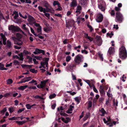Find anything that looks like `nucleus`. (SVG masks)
<instances>
[{
	"instance_id": "nucleus-1",
	"label": "nucleus",
	"mask_w": 127,
	"mask_h": 127,
	"mask_svg": "<svg viewBox=\"0 0 127 127\" xmlns=\"http://www.w3.org/2000/svg\"><path fill=\"white\" fill-rule=\"evenodd\" d=\"M119 57L122 60H125L127 57V51L124 46H122L119 48Z\"/></svg>"
},
{
	"instance_id": "nucleus-2",
	"label": "nucleus",
	"mask_w": 127,
	"mask_h": 127,
	"mask_svg": "<svg viewBox=\"0 0 127 127\" xmlns=\"http://www.w3.org/2000/svg\"><path fill=\"white\" fill-rule=\"evenodd\" d=\"M124 19V17L123 15L120 12H117L116 13L115 19V22L121 23L122 22Z\"/></svg>"
},
{
	"instance_id": "nucleus-3",
	"label": "nucleus",
	"mask_w": 127,
	"mask_h": 127,
	"mask_svg": "<svg viewBox=\"0 0 127 127\" xmlns=\"http://www.w3.org/2000/svg\"><path fill=\"white\" fill-rule=\"evenodd\" d=\"M8 29L9 31H11L13 32L20 31L23 33H24L22 30L18 26L15 27L12 25H9L8 26Z\"/></svg>"
},
{
	"instance_id": "nucleus-4",
	"label": "nucleus",
	"mask_w": 127,
	"mask_h": 127,
	"mask_svg": "<svg viewBox=\"0 0 127 127\" xmlns=\"http://www.w3.org/2000/svg\"><path fill=\"white\" fill-rule=\"evenodd\" d=\"M98 8L101 11H104L105 9V4L104 1L103 0H98Z\"/></svg>"
},
{
	"instance_id": "nucleus-5",
	"label": "nucleus",
	"mask_w": 127,
	"mask_h": 127,
	"mask_svg": "<svg viewBox=\"0 0 127 127\" xmlns=\"http://www.w3.org/2000/svg\"><path fill=\"white\" fill-rule=\"evenodd\" d=\"M83 57L82 55L79 54L75 57L74 61L76 63V64L79 65L80 64V63L83 62Z\"/></svg>"
},
{
	"instance_id": "nucleus-6",
	"label": "nucleus",
	"mask_w": 127,
	"mask_h": 127,
	"mask_svg": "<svg viewBox=\"0 0 127 127\" xmlns=\"http://www.w3.org/2000/svg\"><path fill=\"white\" fill-rule=\"evenodd\" d=\"M103 16L102 14L99 13L97 16V18L96 19V21L98 23L101 22L103 20Z\"/></svg>"
},
{
	"instance_id": "nucleus-7",
	"label": "nucleus",
	"mask_w": 127,
	"mask_h": 127,
	"mask_svg": "<svg viewBox=\"0 0 127 127\" xmlns=\"http://www.w3.org/2000/svg\"><path fill=\"white\" fill-rule=\"evenodd\" d=\"M66 26L67 28H69V27H72L74 26L75 22L73 20H70L67 22H66Z\"/></svg>"
},
{
	"instance_id": "nucleus-8",
	"label": "nucleus",
	"mask_w": 127,
	"mask_h": 127,
	"mask_svg": "<svg viewBox=\"0 0 127 127\" xmlns=\"http://www.w3.org/2000/svg\"><path fill=\"white\" fill-rule=\"evenodd\" d=\"M82 7L80 5L78 6L76 8V10L75 12V13H76V15L78 16L79 14H80L81 13Z\"/></svg>"
},
{
	"instance_id": "nucleus-9",
	"label": "nucleus",
	"mask_w": 127,
	"mask_h": 127,
	"mask_svg": "<svg viewBox=\"0 0 127 127\" xmlns=\"http://www.w3.org/2000/svg\"><path fill=\"white\" fill-rule=\"evenodd\" d=\"M26 25L25 24H24L22 26V28L25 30L27 32L30 36H33V35L30 33L28 29L26 27Z\"/></svg>"
},
{
	"instance_id": "nucleus-10",
	"label": "nucleus",
	"mask_w": 127,
	"mask_h": 127,
	"mask_svg": "<svg viewBox=\"0 0 127 127\" xmlns=\"http://www.w3.org/2000/svg\"><path fill=\"white\" fill-rule=\"evenodd\" d=\"M0 35L1 36V38L2 39V42L3 44L4 45H5L6 44V38L5 37V35L1 33L0 34Z\"/></svg>"
},
{
	"instance_id": "nucleus-11",
	"label": "nucleus",
	"mask_w": 127,
	"mask_h": 127,
	"mask_svg": "<svg viewBox=\"0 0 127 127\" xmlns=\"http://www.w3.org/2000/svg\"><path fill=\"white\" fill-rule=\"evenodd\" d=\"M77 5L76 0H72L70 6L71 7H75Z\"/></svg>"
},
{
	"instance_id": "nucleus-12",
	"label": "nucleus",
	"mask_w": 127,
	"mask_h": 127,
	"mask_svg": "<svg viewBox=\"0 0 127 127\" xmlns=\"http://www.w3.org/2000/svg\"><path fill=\"white\" fill-rule=\"evenodd\" d=\"M114 47H110L108 51L109 55H111V54H113V53L114 52Z\"/></svg>"
},
{
	"instance_id": "nucleus-13",
	"label": "nucleus",
	"mask_w": 127,
	"mask_h": 127,
	"mask_svg": "<svg viewBox=\"0 0 127 127\" xmlns=\"http://www.w3.org/2000/svg\"><path fill=\"white\" fill-rule=\"evenodd\" d=\"M35 51H36L38 54L42 53L43 55L46 56L45 54V51L44 50L40 49L38 48H36L35 49Z\"/></svg>"
},
{
	"instance_id": "nucleus-14",
	"label": "nucleus",
	"mask_w": 127,
	"mask_h": 127,
	"mask_svg": "<svg viewBox=\"0 0 127 127\" xmlns=\"http://www.w3.org/2000/svg\"><path fill=\"white\" fill-rule=\"evenodd\" d=\"M61 119L65 123H67L69 121H70V119L68 117H66L65 119L64 118L62 117Z\"/></svg>"
},
{
	"instance_id": "nucleus-15",
	"label": "nucleus",
	"mask_w": 127,
	"mask_h": 127,
	"mask_svg": "<svg viewBox=\"0 0 127 127\" xmlns=\"http://www.w3.org/2000/svg\"><path fill=\"white\" fill-rule=\"evenodd\" d=\"M14 41V44L18 45L21 46L22 44L23 43L22 42L18 39H16Z\"/></svg>"
},
{
	"instance_id": "nucleus-16",
	"label": "nucleus",
	"mask_w": 127,
	"mask_h": 127,
	"mask_svg": "<svg viewBox=\"0 0 127 127\" xmlns=\"http://www.w3.org/2000/svg\"><path fill=\"white\" fill-rule=\"evenodd\" d=\"M74 108V106L70 105L69 108L67 111H66V113H72V108Z\"/></svg>"
},
{
	"instance_id": "nucleus-17",
	"label": "nucleus",
	"mask_w": 127,
	"mask_h": 127,
	"mask_svg": "<svg viewBox=\"0 0 127 127\" xmlns=\"http://www.w3.org/2000/svg\"><path fill=\"white\" fill-rule=\"evenodd\" d=\"M81 20H82V22L84 21L85 19L84 18H81L80 17H77V21L78 22V23L79 24L81 22Z\"/></svg>"
},
{
	"instance_id": "nucleus-18",
	"label": "nucleus",
	"mask_w": 127,
	"mask_h": 127,
	"mask_svg": "<svg viewBox=\"0 0 127 127\" xmlns=\"http://www.w3.org/2000/svg\"><path fill=\"white\" fill-rule=\"evenodd\" d=\"M38 8L40 12H43L44 13H45V8H44L40 6H38Z\"/></svg>"
},
{
	"instance_id": "nucleus-19",
	"label": "nucleus",
	"mask_w": 127,
	"mask_h": 127,
	"mask_svg": "<svg viewBox=\"0 0 127 127\" xmlns=\"http://www.w3.org/2000/svg\"><path fill=\"white\" fill-rule=\"evenodd\" d=\"M30 17L31 18L29 19V24L30 25H31L32 23H34L33 22L34 21H35V20L34 18L32 16H31Z\"/></svg>"
},
{
	"instance_id": "nucleus-20",
	"label": "nucleus",
	"mask_w": 127,
	"mask_h": 127,
	"mask_svg": "<svg viewBox=\"0 0 127 127\" xmlns=\"http://www.w3.org/2000/svg\"><path fill=\"white\" fill-rule=\"evenodd\" d=\"M81 97L80 96H78L74 98V99L75 101L76 102L77 104H79L80 102V101L81 100Z\"/></svg>"
},
{
	"instance_id": "nucleus-21",
	"label": "nucleus",
	"mask_w": 127,
	"mask_h": 127,
	"mask_svg": "<svg viewBox=\"0 0 127 127\" xmlns=\"http://www.w3.org/2000/svg\"><path fill=\"white\" fill-rule=\"evenodd\" d=\"M28 87V85H26L25 86H22L18 88V89L22 91L24 90Z\"/></svg>"
},
{
	"instance_id": "nucleus-22",
	"label": "nucleus",
	"mask_w": 127,
	"mask_h": 127,
	"mask_svg": "<svg viewBox=\"0 0 127 127\" xmlns=\"http://www.w3.org/2000/svg\"><path fill=\"white\" fill-rule=\"evenodd\" d=\"M99 111L102 113V114L101 115V116H103L105 115V114L106 113V111L103 108H101V110H100Z\"/></svg>"
},
{
	"instance_id": "nucleus-23",
	"label": "nucleus",
	"mask_w": 127,
	"mask_h": 127,
	"mask_svg": "<svg viewBox=\"0 0 127 127\" xmlns=\"http://www.w3.org/2000/svg\"><path fill=\"white\" fill-rule=\"evenodd\" d=\"M101 97H100L98 100L99 102L100 103L103 102L104 100L105 96L101 95Z\"/></svg>"
},
{
	"instance_id": "nucleus-24",
	"label": "nucleus",
	"mask_w": 127,
	"mask_h": 127,
	"mask_svg": "<svg viewBox=\"0 0 127 127\" xmlns=\"http://www.w3.org/2000/svg\"><path fill=\"white\" fill-rule=\"evenodd\" d=\"M49 81V79H47L46 80H45L41 82V84L42 85H43L44 87L45 85H46V83Z\"/></svg>"
},
{
	"instance_id": "nucleus-25",
	"label": "nucleus",
	"mask_w": 127,
	"mask_h": 127,
	"mask_svg": "<svg viewBox=\"0 0 127 127\" xmlns=\"http://www.w3.org/2000/svg\"><path fill=\"white\" fill-rule=\"evenodd\" d=\"M99 92L100 94V95L105 96V91H104V89H100Z\"/></svg>"
},
{
	"instance_id": "nucleus-26",
	"label": "nucleus",
	"mask_w": 127,
	"mask_h": 127,
	"mask_svg": "<svg viewBox=\"0 0 127 127\" xmlns=\"http://www.w3.org/2000/svg\"><path fill=\"white\" fill-rule=\"evenodd\" d=\"M6 46L9 49L11 48V42L9 40L7 41Z\"/></svg>"
},
{
	"instance_id": "nucleus-27",
	"label": "nucleus",
	"mask_w": 127,
	"mask_h": 127,
	"mask_svg": "<svg viewBox=\"0 0 127 127\" xmlns=\"http://www.w3.org/2000/svg\"><path fill=\"white\" fill-rule=\"evenodd\" d=\"M98 55L99 57L101 59V60L103 61V54H101L100 52H99L98 53Z\"/></svg>"
},
{
	"instance_id": "nucleus-28",
	"label": "nucleus",
	"mask_w": 127,
	"mask_h": 127,
	"mask_svg": "<svg viewBox=\"0 0 127 127\" xmlns=\"http://www.w3.org/2000/svg\"><path fill=\"white\" fill-rule=\"evenodd\" d=\"M88 0H80L82 5H85L87 4V1Z\"/></svg>"
},
{
	"instance_id": "nucleus-29",
	"label": "nucleus",
	"mask_w": 127,
	"mask_h": 127,
	"mask_svg": "<svg viewBox=\"0 0 127 127\" xmlns=\"http://www.w3.org/2000/svg\"><path fill=\"white\" fill-rule=\"evenodd\" d=\"M14 14H15L14 18L15 19H18V17L19 16V15L18 12L15 11L14 13Z\"/></svg>"
},
{
	"instance_id": "nucleus-30",
	"label": "nucleus",
	"mask_w": 127,
	"mask_h": 127,
	"mask_svg": "<svg viewBox=\"0 0 127 127\" xmlns=\"http://www.w3.org/2000/svg\"><path fill=\"white\" fill-rule=\"evenodd\" d=\"M27 122V121H17V123H18V124H19L20 125H22L23 124H24L26 122Z\"/></svg>"
},
{
	"instance_id": "nucleus-31",
	"label": "nucleus",
	"mask_w": 127,
	"mask_h": 127,
	"mask_svg": "<svg viewBox=\"0 0 127 127\" xmlns=\"http://www.w3.org/2000/svg\"><path fill=\"white\" fill-rule=\"evenodd\" d=\"M65 109V108L64 107L61 106L57 108V111L59 112L61 110H64Z\"/></svg>"
},
{
	"instance_id": "nucleus-32",
	"label": "nucleus",
	"mask_w": 127,
	"mask_h": 127,
	"mask_svg": "<svg viewBox=\"0 0 127 127\" xmlns=\"http://www.w3.org/2000/svg\"><path fill=\"white\" fill-rule=\"evenodd\" d=\"M30 71L34 73H36L38 72L37 70H35L34 68L31 69L30 70Z\"/></svg>"
},
{
	"instance_id": "nucleus-33",
	"label": "nucleus",
	"mask_w": 127,
	"mask_h": 127,
	"mask_svg": "<svg viewBox=\"0 0 127 127\" xmlns=\"http://www.w3.org/2000/svg\"><path fill=\"white\" fill-rule=\"evenodd\" d=\"M13 82L12 80L10 79H9L7 80V84H10Z\"/></svg>"
},
{
	"instance_id": "nucleus-34",
	"label": "nucleus",
	"mask_w": 127,
	"mask_h": 127,
	"mask_svg": "<svg viewBox=\"0 0 127 127\" xmlns=\"http://www.w3.org/2000/svg\"><path fill=\"white\" fill-rule=\"evenodd\" d=\"M89 24V23H88L87 24V26L89 28L90 32H91L93 30V29L92 26L91 25H90Z\"/></svg>"
},
{
	"instance_id": "nucleus-35",
	"label": "nucleus",
	"mask_w": 127,
	"mask_h": 127,
	"mask_svg": "<svg viewBox=\"0 0 127 127\" xmlns=\"http://www.w3.org/2000/svg\"><path fill=\"white\" fill-rule=\"evenodd\" d=\"M44 31L47 32H48L50 31V29L49 27L44 28H43Z\"/></svg>"
},
{
	"instance_id": "nucleus-36",
	"label": "nucleus",
	"mask_w": 127,
	"mask_h": 127,
	"mask_svg": "<svg viewBox=\"0 0 127 127\" xmlns=\"http://www.w3.org/2000/svg\"><path fill=\"white\" fill-rule=\"evenodd\" d=\"M113 35L114 34L113 33V32H111L110 33H107L106 34L107 36H109V37L110 38H111L112 37V36H113Z\"/></svg>"
},
{
	"instance_id": "nucleus-37",
	"label": "nucleus",
	"mask_w": 127,
	"mask_h": 127,
	"mask_svg": "<svg viewBox=\"0 0 127 127\" xmlns=\"http://www.w3.org/2000/svg\"><path fill=\"white\" fill-rule=\"evenodd\" d=\"M33 97L36 99L39 98L42 99H44L42 97H41V96L38 95H37L36 96L33 95Z\"/></svg>"
},
{
	"instance_id": "nucleus-38",
	"label": "nucleus",
	"mask_w": 127,
	"mask_h": 127,
	"mask_svg": "<svg viewBox=\"0 0 127 127\" xmlns=\"http://www.w3.org/2000/svg\"><path fill=\"white\" fill-rule=\"evenodd\" d=\"M60 115L64 117H66L68 116V115L64 113L62 111H61L60 113Z\"/></svg>"
},
{
	"instance_id": "nucleus-39",
	"label": "nucleus",
	"mask_w": 127,
	"mask_h": 127,
	"mask_svg": "<svg viewBox=\"0 0 127 127\" xmlns=\"http://www.w3.org/2000/svg\"><path fill=\"white\" fill-rule=\"evenodd\" d=\"M92 106V102L91 101H89L88 103V109H89Z\"/></svg>"
},
{
	"instance_id": "nucleus-40",
	"label": "nucleus",
	"mask_w": 127,
	"mask_h": 127,
	"mask_svg": "<svg viewBox=\"0 0 127 127\" xmlns=\"http://www.w3.org/2000/svg\"><path fill=\"white\" fill-rule=\"evenodd\" d=\"M56 96V95L55 94H53L50 95L49 96V98L50 99H52L54 98Z\"/></svg>"
},
{
	"instance_id": "nucleus-41",
	"label": "nucleus",
	"mask_w": 127,
	"mask_h": 127,
	"mask_svg": "<svg viewBox=\"0 0 127 127\" xmlns=\"http://www.w3.org/2000/svg\"><path fill=\"white\" fill-rule=\"evenodd\" d=\"M34 57L37 60H40L42 59V57L41 56H35Z\"/></svg>"
},
{
	"instance_id": "nucleus-42",
	"label": "nucleus",
	"mask_w": 127,
	"mask_h": 127,
	"mask_svg": "<svg viewBox=\"0 0 127 127\" xmlns=\"http://www.w3.org/2000/svg\"><path fill=\"white\" fill-rule=\"evenodd\" d=\"M71 56H68L66 58V61L67 62H68L71 60Z\"/></svg>"
},
{
	"instance_id": "nucleus-43",
	"label": "nucleus",
	"mask_w": 127,
	"mask_h": 127,
	"mask_svg": "<svg viewBox=\"0 0 127 127\" xmlns=\"http://www.w3.org/2000/svg\"><path fill=\"white\" fill-rule=\"evenodd\" d=\"M13 63H14V64L15 65H19L20 63L17 60H14L13 62Z\"/></svg>"
},
{
	"instance_id": "nucleus-44",
	"label": "nucleus",
	"mask_w": 127,
	"mask_h": 127,
	"mask_svg": "<svg viewBox=\"0 0 127 127\" xmlns=\"http://www.w3.org/2000/svg\"><path fill=\"white\" fill-rule=\"evenodd\" d=\"M19 14L20 17L25 19H26L27 18V16L26 15H25V16H24L22 15V14L20 12L19 13Z\"/></svg>"
},
{
	"instance_id": "nucleus-45",
	"label": "nucleus",
	"mask_w": 127,
	"mask_h": 127,
	"mask_svg": "<svg viewBox=\"0 0 127 127\" xmlns=\"http://www.w3.org/2000/svg\"><path fill=\"white\" fill-rule=\"evenodd\" d=\"M7 111V108L6 107L4 108L3 109L0 111L1 114H2V115L4 114V113Z\"/></svg>"
},
{
	"instance_id": "nucleus-46",
	"label": "nucleus",
	"mask_w": 127,
	"mask_h": 127,
	"mask_svg": "<svg viewBox=\"0 0 127 127\" xmlns=\"http://www.w3.org/2000/svg\"><path fill=\"white\" fill-rule=\"evenodd\" d=\"M9 111L10 113H12L14 111V108L13 107H12L9 108Z\"/></svg>"
},
{
	"instance_id": "nucleus-47",
	"label": "nucleus",
	"mask_w": 127,
	"mask_h": 127,
	"mask_svg": "<svg viewBox=\"0 0 127 127\" xmlns=\"http://www.w3.org/2000/svg\"><path fill=\"white\" fill-rule=\"evenodd\" d=\"M110 13L111 16H115V12L114 10H112Z\"/></svg>"
},
{
	"instance_id": "nucleus-48",
	"label": "nucleus",
	"mask_w": 127,
	"mask_h": 127,
	"mask_svg": "<svg viewBox=\"0 0 127 127\" xmlns=\"http://www.w3.org/2000/svg\"><path fill=\"white\" fill-rule=\"evenodd\" d=\"M86 38L88 39V41H92L93 40V38L91 36H88Z\"/></svg>"
},
{
	"instance_id": "nucleus-49",
	"label": "nucleus",
	"mask_w": 127,
	"mask_h": 127,
	"mask_svg": "<svg viewBox=\"0 0 127 127\" xmlns=\"http://www.w3.org/2000/svg\"><path fill=\"white\" fill-rule=\"evenodd\" d=\"M102 43V42L100 39H98L97 40V44L98 46H100Z\"/></svg>"
},
{
	"instance_id": "nucleus-50",
	"label": "nucleus",
	"mask_w": 127,
	"mask_h": 127,
	"mask_svg": "<svg viewBox=\"0 0 127 127\" xmlns=\"http://www.w3.org/2000/svg\"><path fill=\"white\" fill-rule=\"evenodd\" d=\"M25 109L24 108H23L21 109H19L18 111V112H17L18 113H21L22 111H24Z\"/></svg>"
},
{
	"instance_id": "nucleus-51",
	"label": "nucleus",
	"mask_w": 127,
	"mask_h": 127,
	"mask_svg": "<svg viewBox=\"0 0 127 127\" xmlns=\"http://www.w3.org/2000/svg\"><path fill=\"white\" fill-rule=\"evenodd\" d=\"M26 106L27 109H30L32 108L31 105H30L29 104H26Z\"/></svg>"
},
{
	"instance_id": "nucleus-52",
	"label": "nucleus",
	"mask_w": 127,
	"mask_h": 127,
	"mask_svg": "<svg viewBox=\"0 0 127 127\" xmlns=\"http://www.w3.org/2000/svg\"><path fill=\"white\" fill-rule=\"evenodd\" d=\"M106 125L107 126L109 125V127H112L113 126V125L112 122L109 123H107Z\"/></svg>"
},
{
	"instance_id": "nucleus-53",
	"label": "nucleus",
	"mask_w": 127,
	"mask_h": 127,
	"mask_svg": "<svg viewBox=\"0 0 127 127\" xmlns=\"http://www.w3.org/2000/svg\"><path fill=\"white\" fill-rule=\"evenodd\" d=\"M37 31L38 32H41V26H40L37 29Z\"/></svg>"
},
{
	"instance_id": "nucleus-54",
	"label": "nucleus",
	"mask_w": 127,
	"mask_h": 127,
	"mask_svg": "<svg viewBox=\"0 0 127 127\" xmlns=\"http://www.w3.org/2000/svg\"><path fill=\"white\" fill-rule=\"evenodd\" d=\"M51 11H54V10H51V9L49 8H47V9H46V11L45 13L46 12H51Z\"/></svg>"
},
{
	"instance_id": "nucleus-55",
	"label": "nucleus",
	"mask_w": 127,
	"mask_h": 127,
	"mask_svg": "<svg viewBox=\"0 0 127 127\" xmlns=\"http://www.w3.org/2000/svg\"><path fill=\"white\" fill-rule=\"evenodd\" d=\"M49 59V58H45L43 59L42 60L43 61H45L44 62H48Z\"/></svg>"
},
{
	"instance_id": "nucleus-56",
	"label": "nucleus",
	"mask_w": 127,
	"mask_h": 127,
	"mask_svg": "<svg viewBox=\"0 0 127 127\" xmlns=\"http://www.w3.org/2000/svg\"><path fill=\"white\" fill-rule=\"evenodd\" d=\"M115 9L117 12H119V11L120 10V8L118 7H115Z\"/></svg>"
},
{
	"instance_id": "nucleus-57",
	"label": "nucleus",
	"mask_w": 127,
	"mask_h": 127,
	"mask_svg": "<svg viewBox=\"0 0 127 127\" xmlns=\"http://www.w3.org/2000/svg\"><path fill=\"white\" fill-rule=\"evenodd\" d=\"M37 86V88H44V86L43 85H42L41 84H40V85L39 86V85H38Z\"/></svg>"
},
{
	"instance_id": "nucleus-58",
	"label": "nucleus",
	"mask_w": 127,
	"mask_h": 127,
	"mask_svg": "<svg viewBox=\"0 0 127 127\" xmlns=\"http://www.w3.org/2000/svg\"><path fill=\"white\" fill-rule=\"evenodd\" d=\"M4 67V64H2L1 63H0V70H1V69H3Z\"/></svg>"
},
{
	"instance_id": "nucleus-59",
	"label": "nucleus",
	"mask_w": 127,
	"mask_h": 127,
	"mask_svg": "<svg viewBox=\"0 0 127 127\" xmlns=\"http://www.w3.org/2000/svg\"><path fill=\"white\" fill-rule=\"evenodd\" d=\"M90 116V113L89 112H88L86 113L85 116L88 118Z\"/></svg>"
},
{
	"instance_id": "nucleus-60",
	"label": "nucleus",
	"mask_w": 127,
	"mask_h": 127,
	"mask_svg": "<svg viewBox=\"0 0 127 127\" xmlns=\"http://www.w3.org/2000/svg\"><path fill=\"white\" fill-rule=\"evenodd\" d=\"M58 1H55L53 2V5L54 6H55L56 5H57L58 2Z\"/></svg>"
},
{
	"instance_id": "nucleus-61",
	"label": "nucleus",
	"mask_w": 127,
	"mask_h": 127,
	"mask_svg": "<svg viewBox=\"0 0 127 127\" xmlns=\"http://www.w3.org/2000/svg\"><path fill=\"white\" fill-rule=\"evenodd\" d=\"M27 58L29 59V62H31L32 61V58L31 57L29 56H27Z\"/></svg>"
},
{
	"instance_id": "nucleus-62",
	"label": "nucleus",
	"mask_w": 127,
	"mask_h": 127,
	"mask_svg": "<svg viewBox=\"0 0 127 127\" xmlns=\"http://www.w3.org/2000/svg\"><path fill=\"white\" fill-rule=\"evenodd\" d=\"M113 103L114 106H118V101H116V102L114 101H113Z\"/></svg>"
},
{
	"instance_id": "nucleus-63",
	"label": "nucleus",
	"mask_w": 127,
	"mask_h": 127,
	"mask_svg": "<svg viewBox=\"0 0 127 127\" xmlns=\"http://www.w3.org/2000/svg\"><path fill=\"white\" fill-rule=\"evenodd\" d=\"M93 90L94 92L96 93H98V92L96 89L95 88V86H94L93 88Z\"/></svg>"
},
{
	"instance_id": "nucleus-64",
	"label": "nucleus",
	"mask_w": 127,
	"mask_h": 127,
	"mask_svg": "<svg viewBox=\"0 0 127 127\" xmlns=\"http://www.w3.org/2000/svg\"><path fill=\"white\" fill-rule=\"evenodd\" d=\"M56 103H54V104L52 105V108L53 109H54L56 106Z\"/></svg>"
}]
</instances>
